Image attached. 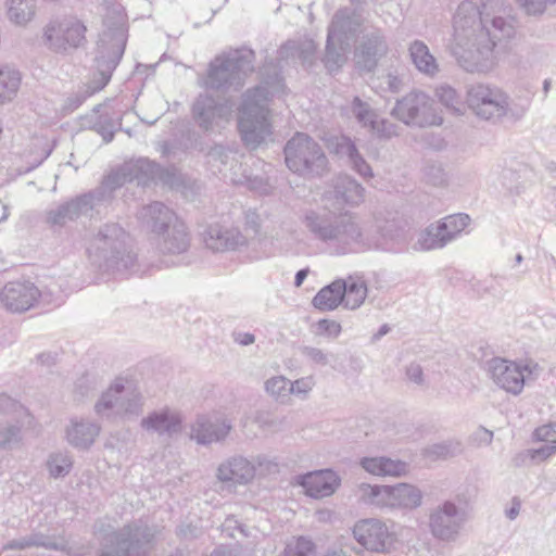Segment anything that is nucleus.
I'll return each instance as SVG.
<instances>
[{
	"label": "nucleus",
	"mask_w": 556,
	"mask_h": 556,
	"mask_svg": "<svg viewBox=\"0 0 556 556\" xmlns=\"http://www.w3.org/2000/svg\"><path fill=\"white\" fill-rule=\"evenodd\" d=\"M502 11L503 0H481L480 5L466 0L458 5L452 54L466 72L491 71L496 43L515 36L514 20L498 15Z\"/></svg>",
	"instance_id": "nucleus-1"
},
{
	"label": "nucleus",
	"mask_w": 556,
	"mask_h": 556,
	"mask_svg": "<svg viewBox=\"0 0 556 556\" xmlns=\"http://www.w3.org/2000/svg\"><path fill=\"white\" fill-rule=\"evenodd\" d=\"M261 74L264 85L248 89L242 96L239 109L238 128L243 142L252 148L258 147L270 134L267 119L266 103L271 91H278L282 87V76L278 64L266 63Z\"/></svg>",
	"instance_id": "nucleus-2"
},
{
	"label": "nucleus",
	"mask_w": 556,
	"mask_h": 556,
	"mask_svg": "<svg viewBox=\"0 0 556 556\" xmlns=\"http://www.w3.org/2000/svg\"><path fill=\"white\" fill-rule=\"evenodd\" d=\"M302 223L314 240L342 249L352 245L370 248L354 214L332 208L325 202L320 210H308Z\"/></svg>",
	"instance_id": "nucleus-3"
},
{
	"label": "nucleus",
	"mask_w": 556,
	"mask_h": 556,
	"mask_svg": "<svg viewBox=\"0 0 556 556\" xmlns=\"http://www.w3.org/2000/svg\"><path fill=\"white\" fill-rule=\"evenodd\" d=\"M104 23L108 28L100 35L98 41L94 77L84 91H78L67 98L65 109L70 112L78 109L88 97L102 90L109 84L114 70L123 58L127 42L124 23L118 21L111 25L108 20Z\"/></svg>",
	"instance_id": "nucleus-4"
},
{
	"label": "nucleus",
	"mask_w": 556,
	"mask_h": 556,
	"mask_svg": "<svg viewBox=\"0 0 556 556\" xmlns=\"http://www.w3.org/2000/svg\"><path fill=\"white\" fill-rule=\"evenodd\" d=\"M94 533L99 542V556H148L155 545L156 530L141 519L121 528L98 522Z\"/></svg>",
	"instance_id": "nucleus-5"
},
{
	"label": "nucleus",
	"mask_w": 556,
	"mask_h": 556,
	"mask_svg": "<svg viewBox=\"0 0 556 556\" xmlns=\"http://www.w3.org/2000/svg\"><path fill=\"white\" fill-rule=\"evenodd\" d=\"M127 232L118 224L102 225L89 241L87 252L90 260L106 270H127L136 260L127 245Z\"/></svg>",
	"instance_id": "nucleus-6"
},
{
	"label": "nucleus",
	"mask_w": 556,
	"mask_h": 556,
	"mask_svg": "<svg viewBox=\"0 0 556 556\" xmlns=\"http://www.w3.org/2000/svg\"><path fill=\"white\" fill-rule=\"evenodd\" d=\"M254 51L248 48L215 56L208 64L202 86L220 92L240 90L247 76L254 71Z\"/></svg>",
	"instance_id": "nucleus-7"
},
{
	"label": "nucleus",
	"mask_w": 556,
	"mask_h": 556,
	"mask_svg": "<svg viewBox=\"0 0 556 556\" xmlns=\"http://www.w3.org/2000/svg\"><path fill=\"white\" fill-rule=\"evenodd\" d=\"M363 18L356 9L344 8L336 12L328 28L324 62L329 71L340 67L345 52L355 40Z\"/></svg>",
	"instance_id": "nucleus-8"
},
{
	"label": "nucleus",
	"mask_w": 556,
	"mask_h": 556,
	"mask_svg": "<svg viewBox=\"0 0 556 556\" xmlns=\"http://www.w3.org/2000/svg\"><path fill=\"white\" fill-rule=\"evenodd\" d=\"M287 167L303 177L321 176L328 160L321 146L304 132H296L285 146Z\"/></svg>",
	"instance_id": "nucleus-9"
},
{
	"label": "nucleus",
	"mask_w": 556,
	"mask_h": 556,
	"mask_svg": "<svg viewBox=\"0 0 556 556\" xmlns=\"http://www.w3.org/2000/svg\"><path fill=\"white\" fill-rule=\"evenodd\" d=\"M143 407V396L130 384H125L123 379H117L104 391L94 404V412L103 418L122 417L136 419Z\"/></svg>",
	"instance_id": "nucleus-10"
},
{
	"label": "nucleus",
	"mask_w": 556,
	"mask_h": 556,
	"mask_svg": "<svg viewBox=\"0 0 556 556\" xmlns=\"http://www.w3.org/2000/svg\"><path fill=\"white\" fill-rule=\"evenodd\" d=\"M392 116L408 126L427 127L442 124L433 100L425 92L414 90L396 100Z\"/></svg>",
	"instance_id": "nucleus-11"
},
{
	"label": "nucleus",
	"mask_w": 556,
	"mask_h": 556,
	"mask_svg": "<svg viewBox=\"0 0 556 556\" xmlns=\"http://www.w3.org/2000/svg\"><path fill=\"white\" fill-rule=\"evenodd\" d=\"M468 521L467 509L453 500H446L429 514V529L433 538L443 542H455Z\"/></svg>",
	"instance_id": "nucleus-12"
},
{
	"label": "nucleus",
	"mask_w": 556,
	"mask_h": 556,
	"mask_svg": "<svg viewBox=\"0 0 556 556\" xmlns=\"http://www.w3.org/2000/svg\"><path fill=\"white\" fill-rule=\"evenodd\" d=\"M485 364L493 382L513 395L522 392L527 377L533 375L539 368L538 364H518L502 357H493Z\"/></svg>",
	"instance_id": "nucleus-13"
},
{
	"label": "nucleus",
	"mask_w": 556,
	"mask_h": 556,
	"mask_svg": "<svg viewBox=\"0 0 556 556\" xmlns=\"http://www.w3.org/2000/svg\"><path fill=\"white\" fill-rule=\"evenodd\" d=\"M86 26L76 17L51 21L45 28V43L54 52L66 53L86 41Z\"/></svg>",
	"instance_id": "nucleus-14"
},
{
	"label": "nucleus",
	"mask_w": 556,
	"mask_h": 556,
	"mask_svg": "<svg viewBox=\"0 0 556 556\" xmlns=\"http://www.w3.org/2000/svg\"><path fill=\"white\" fill-rule=\"evenodd\" d=\"M469 223L470 217L465 213L448 215L421 231L417 244L424 251L442 249L456 240Z\"/></svg>",
	"instance_id": "nucleus-15"
},
{
	"label": "nucleus",
	"mask_w": 556,
	"mask_h": 556,
	"mask_svg": "<svg viewBox=\"0 0 556 556\" xmlns=\"http://www.w3.org/2000/svg\"><path fill=\"white\" fill-rule=\"evenodd\" d=\"M467 103L478 117L497 121L507 113L508 96L497 87L479 84L468 90Z\"/></svg>",
	"instance_id": "nucleus-16"
},
{
	"label": "nucleus",
	"mask_w": 556,
	"mask_h": 556,
	"mask_svg": "<svg viewBox=\"0 0 556 556\" xmlns=\"http://www.w3.org/2000/svg\"><path fill=\"white\" fill-rule=\"evenodd\" d=\"M231 103L226 99L215 98L207 92L200 93L192 103L191 114L194 123L203 131H212L229 118Z\"/></svg>",
	"instance_id": "nucleus-17"
},
{
	"label": "nucleus",
	"mask_w": 556,
	"mask_h": 556,
	"mask_svg": "<svg viewBox=\"0 0 556 556\" xmlns=\"http://www.w3.org/2000/svg\"><path fill=\"white\" fill-rule=\"evenodd\" d=\"M388 51L389 45L382 29L366 28L355 48V64L362 71L371 72Z\"/></svg>",
	"instance_id": "nucleus-18"
},
{
	"label": "nucleus",
	"mask_w": 556,
	"mask_h": 556,
	"mask_svg": "<svg viewBox=\"0 0 556 556\" xmlns=\"http://www.w3.org/2000/svg\"><path fill=\"white\" fill-rule=\"evenodd\" d=\"M353 535L363 547L376 553L387 552L393 543V535L386 523L376 518L357 521Z\"/></svg>",
	"instance_id": "nucleus-19"
},
{
	"label": "nucleus",
	"mask_w": 556,
	"mask_h": 556,
	"mask_svg": "<svg viewBox=\"0 0 556 556\" xmlns=\"http://www.w3.org/2000/svg\"><path fill=\"white\" fill-rule=\"evenodd\" d=\"M365 198V189L349 175H339L325 192L324 201L332 208L343 211V206H357Z\"/></svg>",
	"instance_id": "nucleus-20"
},
{
	"label": "nucleus",
	"mask_w": 556,
	"mask_h": 556,
	"mask_svg": "<svg viewBox=\"0 0 556 556\" xmlns=\"http://www.w3.org/2000/svg\"><path fill=\"white\" fill-rule=\"evenodd\" d=\"M39 289L28 280L8 282L0 292V303L14 313L26 312L40 296Z\"/></svg>",
	"instance_id": "nucleus-21"
},
{
	"label": "nucleus",
	"mask_w": 556,
	"mask_h": 556,
	"mask_svg": "<svg viewBox=\"0 0 556 556\" xmlns=\"http://www.w3.org/2000/svg\"><path fill=\"white\" fill-rule=\"evenodd\" d=\"M207 249L214 252L235 251L248 244L247 237L237 227L210 225L203 233Z\"/></svg>",
	"instance_id": "nucleus-22"
},
{
	"label": "nucleus",
	"mask_w": 556,
	"mask_h": 556,
	"mask_svg": "<svg viewBox=\"0 0 556 556\" xmlns=\"http://www.w3.org/2000/svg\"><path fill=\"white\" fill-rule=\"evenodd\" d=\"M232 429L229 419L220 416H200L191 430V438L199 444H211L224 441Z\"/></svg>",
	"instance_id": "nucleus-23"
},
{
	"label": "nucleus",
	"mask_w": 556,
	"mask_h": 556,
	"mask_svg": "<svg viewBox=\"0 0 556 556\" xmlns=\"http://www.w3.org/2000/svg\"><path fill=\"white\" fill-rule=\"evenodd\" d=\"M138 218L141 225L156 237L181 220L174 210L159 201L142 206L138 212Z\"/></svg>",
	"instance_id": "nucleus-24"
},
{
	"label": "nucleus",
	"mask_w": 556,
	"mask_h": 556,
	"mask_svg": "<svg viewBox=\"0 0 556 556\" xmlns=\"http://www.w3.org/2000/svg\"><path fill=\"white\" fill-rule=\"evenodd\" d=\"M295 480L299 485L303 486L306 495L313 498L330 496L340 483L337 473L330 469L299 475Z\"/></svg>",
	"instance_id": "nucleus-25"
},
{
	"label": "nucleus",
	"mask_w": 556,
	"mask_h": 556,
	"mask_svg": "<svg viewBox=\"0 0 556 556\" xmlns=\"http://www.w3.org/2000/svg\"><path fill=\"white\" fill-rule=\"evenodd\" d=\"M256 473L255 464L241 455H233L219 464L216 471L218 481L248 484Z\"/></svg>",
	"instance_id": "nucleus-26"
},
{
	"label": "nucleus",
	"mask_w": 556,
	"mask_h": 556,
	"mask_svg": "<svg viewBox=\"0 0 556 556\" xmlns=\"http://www.w3.org/2000/svg\"><path fill=\"white\" fill-rule=\"evenodd\" d=\"M352 110L357 121L372 134L384 138L396 135L397 126L387 118L380 117L368 103L363 102L358 97L354 98Z\"/></svg>",
	"instance_id": "nucleus-27"
},
{
	"label": "nucleus",
	"mask_w": 556,
	"mask_h": 556,
	"mask_svg": "<svg viewBox=\"0 0 556 556\" xmlns=\"http://www.w3.org/2000/svg\"><path fill=\"white\" fill-rule=\"evenodd\" d=\"M101 431L98 422L84 418H72L65 428V439L73 447L86 451L91 447Z\"/></svg>",
	"instance_id": "nucleus-28"
},
{
	"label": "nucleus",
	"mask_w": 556,
	"mask_h": 556,
	"mask_svg": "<svg viewBox=\"0 0 556 556\" xmlns=\"http://www.w3.org/2000/svg\"><path fill=\"white\" fill-rule=\"evenodd\" d=\"M142 429L159 435L173 437L181 430V417L169 408L154 410L141 419Z\"/></svg>",
	"instance_id": "nucleus-29"
},
{
	"label": "nucleus",
	"mask_w": 556,
	"mask_h": 556,
	"mask_svg": "<svg viewBox=\"0 0 556 556\" xmlns=\"http://www.w3.org/2000/svg\"><path fill=\"white\" fill-rule=\"evenodd\" d=\"M79 195L64 201L46 213L45 222L51 228H62L68 223L76 222L81 216H88Z\"/></svg>",
	"instance_id": "nucleus-30"
},
{
	"label": "nucleus",
	"mask_w": 556,
	"mask_h": 556,
	"mask_svg": "<svg viewBox=\"0 0 556 556\" xmlns=\"http://www.w3.org/2000/svg\"><path fill=\"white\" fill-rule=\"evenodd\" d=\"M316 43L312 39L289 40L278 50V63L295 64L300 62L308 67L314 62Z\"/></svg>",
	"instance_id": "nucleus-31"
},
{
	"label": "nucleus",
	"mask_w": 556,
	"mask_h": 556,
	"mask_svg": "<svg viewBox=\"0 0 556 556\" xmlns=\"http://www.w3.org/2000/svg\"><path fill=\"white\" fill-rule=\"evenodd\" d=\"M157 249L163 254H182L190 247V236L186 224L180 220L156 237Z\"/></svg>",
	"instance_id": "nucleus-32"
},
{
	"label": "nucleus",
	"mask_w": 556,
	"mask_h": 556,
	"mask_svg": "<svg viewBox=\"0 0 556 556\" xmlns=\"http://www.w3.org/2000/svg\"><path fill=\"white\" fill-rule=\"evenodd\" d=\"M127 166H129L130 179L137 186L148 187L151 182L164 180L165 169L148 159L128 162Z\"/></svg>",
	"instance_id": "nucleus-33"
},
{
	"label": "nucleus",
	"mask_w": 556,
	"mask_h": 556,
	"mask_svg": "<svg viewBox=\"0 0 556 556\" xmlns=\"http://www.w3.org/2000/svg\"><path fill=\"white\" fill-rule=\"evenodd\" d=\"M31 547H45L50 551H65L67 544L64 540H53L42 533H31L26 536L10 540L4 546L5 551H23Z\"/></svg>",
	"instance_id": "nucleus-34"
},
{
	"label": "nucleus",
	"mask_w": 556,
	"mask_h": 556,
	"mask_svg": "<svg viewBox=\"0 0 556 556\" xmlns=\"http://www.w3.org/2000/svg\"><path fill=\"white\" fill-rule=\"evenodd\" d=\"M344 280L337 279L330 285L321 288L313 298V305L321 312L336 309L344 301Z\"/></svg>",
	"instance_id": "nucleus-35"
},
{
	"label": "nucleus",
	"mask_w": 556,
	"mask_h": 556,
	"mask_svg": "<svg viewBox=\"0 0 556 556\" xmlns=\"http://www.w3.org/2000/svg\"><path fill=\"white\" fill-rule=\"evenodd\" d=\"M361 465L367 472L376 476L400 477L407 471L406 463L384 456L364 457Z\"/></svg>",
	"instance_id": "nucleus-36"
},
{
	"label": "nucleus",
	"mask_w": 556,
	"mask_h": 556,
	"mask_svg": "<svg viewBox=\"0 0 556 556\" xmlns=\"http://www.w3.org/2000/svg\"><path fill=\"white\" fill-rule=\"evenodd\" d=\"M409 55L416 68L428 75L434 76L439 71L435 58L430 53L427 45L421 40H415L409 46Z\"/></svg>",
	"instance_id": "nucleus-37"
},
{
	"label": "nucleus",
	"mask_w": 556,
	"mask_h": 556,
	"mask_svg": "<svg viewBox=\"0 0 556 556\" xmlns=\"http://www.w3.org/2000/svg\"><path fill=\"white\" fill-rule=\"evenodd\" d=\"M391 508H416L421 504V492L414 485L400 483L391 485Z\"/></svg>",
	"instance_id": "nucleus-38"
},
{
	"label": "nucleus",
	"mask_w": 556,
	"mask_h": 556,
	"mask_svg": "<svg viewBox=\"0 0 556 556\" xmlns=\"http://www.w3.org/2000/svg\"><path fill=\"white\" fill-rule=\"evenodd\" d=\"M21 80L17 70L9 65L0 67V104L11 102L16 97Z\"/></svg>",
	"instance_id": "nucleus-39"
},
{
	"label": "nucleus",
	"mask_w": 556,
	"mask_h": 556,
	"mask_svg": "<svg viewBox=\"0 0 556 556\" xmlns=\"http://www.w3.org/2000/svg\"><path fill=\"white\" fill-rule=\"evenodd\" d=\"M361 498L364 503L377 507L391 508V485H371L363 483L359 485Z\"/></svg>",
	"instance_id": "nucleus-40"
},
{
	"label": "nucleus",
	"mask_w": 556,
	"mask_h": 556,
	"mask_svg": "<svg viewBox=\"0 0 556 556\" xmlns=\"http://www.w3.org/2000/svg\"><path fill=\"white\" fill-rule=\"evenodd\" d=\"M79 197L89 214L91 212L100 213L101 207L108 206L112 203L115 194H113L103 184H100L96 189L79 194Z\"/></svg>",
	"instance_id": "nucleus-41"
},
{
	"label": "nucleus",
	"mask_w": 556,
	"mask_h": 556,
	"mask_svg": "<svg viewBox=\"0 0 556 556\" xmlns=\"http://www.w3.org/2000/svg\"><path fill=\"white\" fill-rule=\"evenodd\" d=\"M8 16L11 22L23 25L35 15L36 0H8Z\"/></svg>",
	"instance_id": "nucleus-42"
},
{
	"label": "nucleus",
	"mask_w": 556,
	"mask_h": 556,
	"mask_svg": "<svg viewBox=\"0 0 556 556\" xmlns=\"http://www.w3.org/2000/svg\"><path fill=\"white\" fill-rule=\"evenodd\" d=\"M344 301L342 304L350 309L358 308L367 296L365 281L350 278L349 280H344Z\"/></svg>",
	"instance_id": "nucleus-43"
},
{
	"label": "nucleus",
	"mask_w": 556,
	"mask_h": 556,
	"mask_svg": "<svg viewBox=\"0 0 556 556\" xmlns=\"http://www.w3.org/2000/svg\"><path fill=\"white\" fill-rule=\"evenodd\" d=\"M72 467L73 458L68 452L51 453L47 459L49 475L54 479L67 476Z\"/></svg>",
	"instance_id": "nucleus-44"
},
{
	"label": "nucleus",
	"mask_w": 556,
	"mask_h": 556,
	"mask_svg": "<svg viewBox=\"0 0 556 556\" xmlns=\"http://www.w3.org/2000/svg\"><path fill=\"white\" fill-rule=\"evenodd\" d=\"M22 439V426L20 424H0V450H14L20 446Z\"/></svg>",
	"instance_id": "nucleus-45"
},
{
	"label": "nucleus",
	"mask_w": 556,
	"mask_h": 556,
	"mask_svg": "<svg viewBox=\"0 0 556 556\" xmlns=\"http://www.w3.org/2000/svg\"><path fill=\"white\" fill-rule=\"evenodd\" d=\"M240 168H242V175L238 178H232V181L237 185H244L250 190L255 191L261 194H265L269 190V186L267 180L263 176L252 175L248 173V164L241 163Z\"/></svg>",
	"instance_id": "nucleus-46"
},
{
	"label": "nucleus",
	"mask_w": 556,
	"mask_h": 556,
	"mask_svg": "<svg viewBox=\"0 0 556 556\" xmlns=\"http://www.w3.org/2000/svg\"><path fill=\"white\" fill-rule=\"evenodd\" d=\"M424 179L433 187H445L450 176L440 162H428L422 169Z\"/></svg>",
	"instance_id": "nucleus-47"
},
{
	"label": "nucleus",
	"mask_w": 556,
	"mask_h": 556,
	"mask_svg": "<svg viewBox=\"0 0 556 556\" xmlns=\"http://www.w3.org/2000/svg\"><path fill=\"white\" fill-rule=\"evenodd\" d=\"M131 182L129 166H127V163L110 172L101 181V184H103L113 194H115V191L124 185Z\"/></svg>",
	"instance_id": "nucleus-48"
},
{
	"label": "nucleus",
	"mask_w": 556,
	"mask_h": 556,
	"mask_svg": "<svg viewBox=\"0 0 556 556\" xmlns=\"http://www.w3.org/2000/svg\"><path fill=\"white\" fill-rule=\"evenodd\" d=\"M289 387L290 380L283 376L271 377L265 382L266 392L280 402L289 397Z\"/></svg>",
	"instance_id": "nucleus-49"
},
{
	"label": "nucleus",
	"mask_w": 556,
	"mask_h": 556,
	"mask_svg": "<svg viewBox=\"0 0 556 556\" xmlns=\"http://www.w3.org/2000/svg\"><path fill=\"white\" fill-rule=\"evenodd\" d=\"M435 96L446 109L457 113L460 112L462 99L451 86L441 85L437 87Z\"/></svg>",
	"instance_id": "nucleus-50"
},
{
	"label": "nucleus",
	"mask_w": 556,
	"mask_h": 556,
	"mask_svg": "<svg viewBox=\"0 0 556 556\" xmlns=\"http://www.w3.org/2000/svg\"><path fill=\"white\" fill-rule=\"evenodd\" d=\"M314 549L315 544L312 540L299 536L287 544L281 556H311Z\"/></svg>",
	"instance_id": "nucleus-51"
},
{
	"label": "nucleus",
	"mask_w": 556,
	"mask_h": 556,
	"mask_svg": "<svg viewBox=\"0 0 556 556\" xmlns=\"http://www.w3.org/2000/svg\"><path fill=\"white\" fill-rule=\"evenodd\" d=\"M500 185L509 193L518 194L521 192L520 175L511 168H504L500 174Z\"/></svg>",
	"instance_id": "nucleus-52"
},
{
	"label": "nucleus",
	"mask_w": 556,
	"mask_h": 556,
	"mask_svg": "<svg viewBox=\"0 0 556 556\" xmlns=\"http://www.w3.org/2000/svg\"><path fill=\"white\" fill-rule=\"evenodd\" d=\"M116 122L109 115H100L93 129L102 137L104 142H111L116 131Z\"/></svg>",
	"instance_id": "nucleus-53"
},
{
	"label": "nucleus",
	"mask_w": 556,
	"mask_h": 556,
	"mask_svg": "<svg viewBox=\"0 0 556 556\" xmlns=\"http://www.w3.org/2000/svg\"><path fill=\"white\" fill-rule=\"evenodd\" d=\"M300 351L309 362L320 366H327L333 358L331 353L325 352L319 348L304 345L300 348Z\"/></svg>",
	"instance_id": "nucleus-54"
},
{
	"label": "nucleus",
	"mask_w": 556,
	"mask_h": 556,
	"mask_svg": "<svg viewBox=\"0 0 556 556\" xmlns=\"http://www.w3.org/2000/svg\"><path fill=\"white\" fill-rule=\"evenodd\" d=\"M528 15H542L547 7L556 4V0H517Z\"/></svg>",
	"instance_id": "nucleus-55"
},
{
	"label": "nucleus",
	"mask_w": 556,
	"mask_h": 556,
	"mask_svg": "<svg viewBox=\"0 0 556 556\" xmlns=\"http://www.w3.org/2000/svg\"><path fill=\"white\" fill-rule=\"evenodd\" d=\"M341 330V325L338 321L323 318L317 321L315 333L317 336L336 339L340 336Z\"/></svg>",
	"instance_id": "nucleus-56"
},
{
	"label": "nucleus",
	"mask_w": 556,
	"mask_h": 556,
	"mask_svg": "<svg viewBox=\"0 0 556 556\" xmlns=\"http://www.w3.org/2000/svg\"><path fill=\"white\" fill-rule=\"evenodd\" d=\"M533 439L538 442H549L556 444V421L535 428Z\"/></svg>",
	"instance_id": "nucleus-57"
},
{
	"label": "nucleus",
	"mask_w": 556,
	"mask_h": 556,
	"mask_svg": "<svg viewBox=\"0 0 556 556\" xmlns=\"http://www.w3.org/2000/svg\"><path fill=\"white\" fill-rule=\"evenodd\" d=\"M253 463L261 475H271L279 471V465L276 458L266 455H257Z\"/></svg>",
	"instance_id": "nucleus-58"
},
{
	"label": "nucleus",
	"mask_w": 556,
	"mask_h": 556,
	"mask_svg": "<svg viewBox=\"0 0 556 556\" xmlns=\"http://www.w3.org/2000/svg\"><path fill=\"white\" fill-rule=\"evenodd\" d=\"M314 387V380L312 377H304L296 379L294 382L290 381L289 395H302L305 396Z\"/></svg>",
	"instance_id": "nucleus-59"
},
{
	"label": "nucleus",
	"mask_w": 556,
	"mask_h": 556,
	"mask_svg": "<svg viewBox=\"0 0 556 556\" xmlns=\"http://www.w3.org/2000/svg\"><path fill=\"white\" fill-rule=\"evenodd\" d=\"M350 164L352 169L363 178L367 179L374 176L370 165L366 162L359 152L354 156L353 160L350 161Z\"/></svg>",
	"instance_id": "nucleus-60"
},
{
	"label": "nucleus",
	"mask_w": 556,
	"mask_h": 556,
	"mask_svg": "<svg viewBox=\"0 0 556 556\" xmlns=\"http://www.w3.org/2000/svg\"><path fill=\"white\" fill-rule=\"evenodd\" d=\"M254 422L257 424L261 429L271 431L277 430L281 424L267 412H257L254 417Z\"/></svg>",
	"instance_id": "nucleus-61"
},
{
	"label": "nucleus",
	"mask_w": 556,
	"mask_h": 556,
	"mask_svg": "<svg viewBox=\"0 0 556 556\" xmlns=\"http://www.w3.org/2000/svg\"><path fill=\"white\" fill-rule=\"evenodd\" d=\"M21 404L7 394H0V417H9L21 409Z\"/></svg>",
	"instance_id": "nucleus-62"
},
{
	"label": "nucleus",
	"mask_w": 556,
	"mask_h": 556,
	"mask_svg": "<svg viewBox=\"0 0 556 556\" xmlns=\"http://www.w3.org/2000/svg\"><path fill=\"white\" fill-rule=\"evenodd\" d=\"M337 153L348 157L349 162L358 153L355 143L348 137H342L337 143Z\"/></svg>",
	"instance_id": "nucleus-63"
},
{
	"label": "nucleus",
	"mask_w": 556,
	"mask_h": 556,
	"mask_svg": "<svg viewBox=\"0 0 556 556\" xmlns=\"http://www.w3.org/2000/svg\"><path fill=\"white\" fill-rule=\"evenodd\" d=\"M202 529L191 522H182L177 527L176 534L181 540H192L200 536Z\"/></svg>",
	"instance_id": "nucleus-64"
}]
</instances>
